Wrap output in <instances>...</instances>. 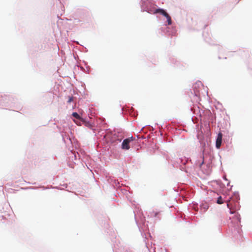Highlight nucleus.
I'll list each match as a JSON object with an SVG mask.
<instances>
[{
	"label": "nucleus",
	"instance_id": "obj_1",
	"mask_svg": "<svg viewBox=\"0 0 252 252\" xmlns=\"http://www.w3.org/2000/svg\"><path fill=\"white\" fill-rule=\"evenodd\" d=\"M134 138L133 136H131L130 138H128L126 139H125L122 144V148L124 150H128L130 148V147L129 146V144L130 141H132L134 140Z\"/></svg>",
	"mask_w": 252,
	"mask_h": 252
},
{
	"label": "nucleus",
	"instance_id": "obj_2",
	"mask_svg": "<svg viewBox=\"0 0 252 252\" xmlns=\"http://www.w3.org/2000/svg\"><path fill=\"white\" fill-rule=\"evenodd\" d=\"M222 135L221 133H219L218 135V137L216 140V146L219 149L220 148L222 141Z\"/></svg>",
	"mask_w": 252,
	"mask_h": 252
},
{
	"label": "nucleus",
	"instance_id": "obj_3",
	"mask_svg": "<svg viewBox=\"0 0 252 252\" xmlns=\"http://www.w3.org/2000/svg\"><path fill=\"white\" fill-rule=\"evenodd\" d=\"M155 13H160L161 14L164 15L165 17H167L169 14L162 9H157Z\"/></svg>",
	"mask_w": 252,
	"mask_h": 252
},
{
	"label": "nucleus",
	"instance_id": "obj_4",
	"mask_svg": "<svg viewBox=\"0 0 252 252\" xmlns=\"http://www.w3.org/2000/svg\"><path fill=\"white\" fill-rule=\"evenodd\" d=\"M160 213V211L157 210H153L150 213L151 217H157Z\"/></svg>",
	"mask_w": 252,
	"mask_h": 252
},
{
	"label": "nucleus",
	"instance_id": "obj_5",
	"mask_svg": "<svg viewBox=\"0 0 252 252\" xmlns=\"http://www.w3.org/2000/svg\"><path fill=\"white\" fill-rule=\"evenodd\" d=\"M217 203L219 204H221L223 203V201H222V198L221 196H220L218 198Z\"/></svg>",
	"mask_w": 252,
	"mask_h": 252
},
{
	"label": "nucleus",
	"instance_id": "obj_6",
	"mask_svg": "<svg viewBox=\"0 0 252 252\" xmlns=\"http://www.w3.org/2000/svg\"><path fill=\"white\" fill-rule=\"evenodd\" d=\"M166 18L167 20L168 24L169 25H171L172 24V20L170 16L168 15L167 17H166Z\"/></svg>",
	"mask_w": 252,
	"mask_h": 252
},
{
	"label": "nucleus",
	"instance_id": "obj_7",
	"mask_svg": "<svg viewBox=\"0 0 252 252\" xmlns=\"http://www.w3.org/2000/svg\"><path fill=\"white\" fill-rule=\"evenodd\" d=\"M72 116H73L74 118H76V119H80V116H79V115H78V114L77 113H76V112H74V113H73V114H72Z\"/></svg>",
	"mask_w": 252,
	"mask_h": 252
},
{
	"label": "nucleus",
	"instance_id": "obj_8",
	"mask_svg": "<svg viewBox=\"0 0 252 252\" xmlns=\"http://www.w3.org/2000/svg\"><path fill=\"white\" fill-rule=\"evenodd\" d=\"M73 100V97H69V99L67 101V102L68 103H70Z\"/></svg>",
	"mask_w": 252,
	"mask_h": 252
},
{
	"label": "nucleus",
	"instance_id": "obj_9",
	"mask_svg": "<svg viewBox=\"0 0 252 252\" xmlns=\"http://www.w3.org/2000/svg\"><path fill=\"white\" fill-rule=\"evenodd\" d=\"M236 219H237L238 222H240V219L239 217L238 216H236Z\"/></svg>",
	"mask_w": 252,
	"mask_h": 252
},
{
	"label": "nucleus",
	"instance_id": "obj_10",
	"mask_svg": "<svg viewBox=\"0 0 252 252\" xmlns=\"http://www.w3.org/2000/svg\"><path fill=\"white\" fill-rule=\"evenodd\" d=\"M229 202H230V200H228V201H227V206L228 208H230V207H229Z\"/></svg>",
	"mask_w": 252,
	"mask_h": 252
},
{
	"label": "nucleus",
	"instance_id": "obj_11",
	"mask_svg": "<svg viewBox=\"0 0 252 252\" xmlns=\"http://www.w3.org/2000/svg\"><path fill=\"white\" fill-rule=\"evenodd\" d=\"M203 163H204V161L203 160V161H202V163H201L200 164V167H201V165H202Z\"/></svg>",
	"mask_w": 252,
	"mask_h": 252
}]
</instances>
